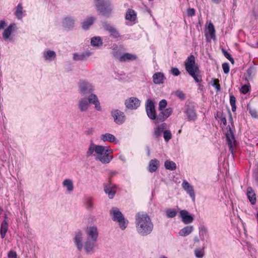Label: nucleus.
<instances>
[{
    "label": "nucleus",
    "mask_w": 258,
    "mask_h": 258,
    "mask_svg": "<svg viewBox=\"0 0 258 258\" xmlns=\"http://www.w3.org/2000/svg\"><path fill=\"white\" fill-rule=\"evenodd\" d=\"M113 150L108 149L107 147L97 145L91 142L86 152V156L90 157L94 156L96 160L103 164L109 163L113 159V156L109 154L112 153Z\"/></svg>",
    "instance_id": "f257e3e1"
},
{
    "label": "nucleus",
    "mask_w": 258,
    "mask_h": 258,
    "mask_svg": "<svg viewBox=\"0 0 258 258\" xmlns=\"http://www.w3.org/2000/svg\"><path fill=\"white\" fill-rule=\"evenodd\" d=\"M135 224L138 233L143 236L150 234L153 229V224L146 214L138 213L135 216Z\"/></svg>",
    "instance_id": "f03ea898"
},
{
    "label": "nucleus",
    "mask_w": 258,
    "mask_h": 258,
    "mask_svg": "<svg viewBox=\"0 0 258 258\" xmlns=\"http://www.w3.org/2000/svg\"><path fill=\"white\" fill-rule=\"evenodd\" d=\"M85 232L87 238L85 240V251L87 254H92L95 251L99 232L96 226H90L86 228Z\"/></svg>",
    "instance_id": "7ed1b4c3"
},
{
    "label": "nucleus",
    "mask_w": 258,
    "mask_h": 258,
    "mask_svg": "<svg viewBox=\"0 0 258 258\" xmlns=\"http://www.w3.org/2000/svg\"><path fill=\"white\" fill-rule=\"evenodd\" d=\"M184 66L186 71L196 82H202V79L200 75V70L198 64L196 63L195 57L192 54H190L185 60Z\"/></svg>",
    "instance_id": "20e7f679"
},
{
    "label": "nucleus",
    "mask_w": 258,
    "mask_h": 258,
    "mask_svg": "<svg viewBox=\"0 0 258 258\" xmlns=\"http://www.w3.org/2000/svg\"><path fill=\"white\" fill-rule=\"evenodd\" d=\"M98 12L103 16L109 17L113 11V6L109 0H94Z\"/></svg>",
    "instance_id": "39448f33"
},
{
    "label": "nucleus",
    "mask_w": 258,
    "mask_h": 258,
    "mask_svg": "<svg viewBox=\"0 0 258 258\" xmlns=\"http://www.w3.org/2000/svg\"><path fill=\"white\" fill-rule=\"evenodd\" d=\"M229 121L231 122V126L228 125L226 127V132L225 135L226 137V140L227 144L229 147V151L230 153L234 154V149L235 146V139L234 135V127L233 125V119L231 113L229 112Z\"/></svg>",
    "instance_id": "423d86ee"
},
{
    "label": "nucleus",
    "mask_w": 258,
    "mask_h": 258,
    "mask_svg": "<svg viewBox=\"0 0 258 258\" xmlns=\"http://www.w3.org/2000/svg\"><path fill=\"white\" fill-rule=\"evenodd\" d=\"M112 219L118 222L120 228L124 230L126 227V223L121 212L117 208H113L110 211Z\"/></svg>",
    "instance_id": "0eeeda50"
},
{
    "label": "nucleus",
    "mask_w": 258,
    "mask_h": 258,
    "mask_svg": "<svg viewBox=\"0 0 258 258\" xmlns=\"http://www.w3.org/2000/svg\"><path fill=\"white\" fill-rule=\"evenodd\" d=\"M73 240L79 251L85 250V241H84V234L81 230H79L75 232Z\"/></svg>",
    "instance_id": "6e6552de"
},
{
    "label": "nucleus",
    "mask_w": 258,
    "mask_h": 258,
    "mask_svg": "<svg viewBox=\"0 0 258 258\" xmlns=\"http://www.w3.org/2000/svg\"><path fill=\"white\" fill-rule=\"evenodd\" d=\"M79 92L82 95L92 93L94 90V86L86 80H81L78 83Z\"/></svg>",
    "instance_id": "1a4fd4ad"
},
{
    "label": "nucleus",
    "mask_w": 258,
    "mask_h": 258,
    "mask_svg": "<svg viewBox=\"0 0 258 258\" xmlns=\"http://www.w3.org/2000/svg\"><path fill=\"white\" fill-rule=\"evenodd\" d=\"M183 112L188 121H195L197 119L196 107L192 103L186 104Z\"/></svg>",
    "instance_id": "9d476101"
},
{
    "label": "nucleus",
    "mask_w": 258,
    "mask_h": 258,
    "mask_svg": "<svg viewBox=\"0 0 258 258\" xmlns=\"http://www.w3.org/2000/svg\"><path fill=\"white\" fill-rule=\"evenodd\" d=\"M146 111L148 117L155 121L157 116L156 112L154 102L151 99H148L146 103Z\"/></svg>",
    "instance_id": "9b49d317"
},
{
    "label": "nucleus",
    "mask_w": 258,
    "mask_h": 258,
    "mask_svg": "<svg viewBox=\"0 0 258 258\" xmlns=\"http://www.w3.org/2000/svg\"><path fill=\"white\" fill-rule=\"evenodd\" d=\"M111 114L113 118L114 121L117 124L120 125L124 123L125 116L123 112L118 109H113Z\"/></svg>",
    "instance_id": "f8f14e48"
},
{
    "label": "nucleus",
    "mask_w": 258,
    "mask_h": 258,
    "mask_svg": "<svg viewBox=\"0 0 258 258\" xmlns=\"http://www.w3.org/2000/svg\"><path fill=\"white\" fill-rule=\"evenodd\" d=\"M104 190L109 199H113L117 191V186L110 180L104 184Z\"/></svg>",
    "instance_id": "ddd939ff"
},
{
    "label": "nucleus",
    "mask_w": 258,
    "mask_h": 258,
    "mask_svg": "<svg viewBox=\"0 0 258 258\" xmlns=\"http://www.w3.org/2000/svg\"><path fill=\"white\" fill-rule=\"evenodd\" d=\"M75 19L74 17H65L62 19V26L67 31L73 30L75 26Z\"/></svg>",
    "instance_id": "4468645a"
},
{
    "label": "nucleus",
    "mask_w": 258,
    "mask_h": 258,
    "mask_svg": "<svg viewBox=\"0 0 258 258\" xmlns=\"http://www.w3.org/2000/svg\"><path fill=\"white\" fill-rule=\"evenodd\" d=\"M161 111L157 116V119L154 121L155 123H158L160 122H163L172 113L173 110L171 108H168Z\"/></svg>",
    "instance_id": "2eb2a0df"
},
{
    "label": "nucleus",
    "mask_w": 258,
    "mask_h": 258,
    "mask_svg": "<svg viewBox=\"0 0 258 258\" xmlns=\"http://www.w3.org/2000/svg\"><path fill=\"white\" fill-rule=\"evenodd\" d=\"M140 100L136 97H131L125 101L126 107L130 109H136L140 106Z\"/></svg>",
    "instance_id": "dca6fc26"
},
{
    "label": "nucleus",
    "mask_w": 258,
    "mask_h": 258,
    "mask_svg": "<svg viewBox=\"0 0 258 258\" xmlns=\"http://www.w3.org/2000/svg\"><path fill=\"white\" fill-rule=\"evenodd\" d=\"M205 36L207 42H210L212 39L215 40L216 38L215 29L212 23L209 24L205 31Z\"/></svg>",
    "instance_id": "f3484780"
},
{
    "label": "nucleus",
    "mask_w": 258,
    "mask_h": 258,
    "mask_svg": "<svg viewBox=\"0 0 258 258\" xmlns=\"http://www.w3.org/2000/svg\"><path fill=\"white\" fill-rule=\"evenodd\" d=\"M182 187L189 195L192 201H195L196 195L194 189V187L189 184L188 182L184 180L182 183Z\"/></svg>",
    "instance_id": "a211bd4d"
},
{
    "label": "nucleus",
    "mask_w": 258,
    "mask_h": 258,
    "mask_svg": "<svg viewBox=\"0 0 258 258\" xmlns=\"http://www.w3.org/2000/svg\"><path fill=\"white\" fill-rule=\"evenodd\" d=\"M179 216L181 218L182 221L184 224H189L194 220V218L191 215L185 210H182L180 211Z\"/></svg>",
    "instance_id": "6ab92c4d"
},
{
    "label": "nucleus",
    "mask_w": 258,
    "mask_h": 258,
    "mask_svg": "<svg viewBox=\"0 0 258 258\" xmlns=\"http://www.w3.org/2000/svg\"><path fill=\"white\" fill-rule=\"evenodd\" d=\"M78 105L81 112H86L89 107V101L86 97L81 98L78 101Z\"/></svg>",
    "instance_id": "aec40b11"
},
{
    "label": "nucleus",
    "mask_w": 258,
    "mask_h": 258,
    "mask_svg": "<svg viewBox=\"0 0 258 258\" xmlns=\"http://www.w3.org/2000/svg\"><path fill=\"white\" fill-rule=\"evenodd\" d=\"M42 57L45 61L50 62L55 59L56 54L55 51L46 49L43 52Z\"/></svg>",
    "instance_id": "412c9836"
},
{
    "label": "nucleus",
    "mask_w": 258,
    "mask_h": 258,
    "mask_svg": "<svg viewBox=\"0 0 258 258\" xmlns=\"http://www.w3.org/2000/svg\"><path fill=\"white\" fill-rule=\"evenodd\" d=\"M153 82L156 85H160L164 83L165 77L162 72L155 73L152 77Z\"/></svg>",
    "instance_id": "4be33fe9"
},
{
    "label": "nucleus",
    "mask_w": 258,
    "mask_h": 258,
    "mask_svg": "<svg viewBox=\"0 0 258 258\" xmlns=\"http://www.w3.org/2000/svg\"><path fill=\"white\" fill-rule=\"evenodd\" d=\"M62 185L63 187L66 188V191L68 193L70 194L74 190V183L71 179L67 178L63 180L62 182Z\"/></svg>",
    "instance_id": "5701e85b"
},
{
    "label": "nucleus",
    "mask_w": 258,
    "mask_h": 258,
    "mask_svg": "<svg viewBox=\"0 0 258 258\" xmlns=\"http://www.w3.org/2000/svg\"><path fill=\"white\" fill-rule=\"evenodd\" d=\"M92 53L89 51H85L81 53H74L73 54V59L76 61L84 60L89 57Z\"/></svg>",
    "instance_id": "b1692460"
},
{
    "label": "nucleus",
    "mask_w": 258,
    "mask_h": 258,
    "mask_svg": "<svg viewBox=\"0 0 258 258\" xmlns=\"http://www.w3.org/2000/svg\"><path fill=\"white\" fill-rule=\"evenodd\" d=\"M17 27L15 24H10L6 29H5L3 33V37L5 40L8 39L11 36L13 31L16 29Z\"/></svg>",
    "instance_id": "393cba45"
},
{
    "label": "nucleus",
    "mask_w": 258,
    "mask_h": 258,
    "mask_svg": "<svg viewBox=\"0 0 258 258\" xmlns=\"http://www.w3.org/2000/svg\"><path fill=\"white\" fill-rule=\"evenodd\" d=\"M84 205L88 211H92L94 209L93 198L90 196H85L84 198Z\"/></svg>",
    "instance_id": "a878e982"
},
{
    "label": "nucleus",
    "mask_w": 258,
    "mask_h": 258,
    "mask_svg": "<svg viewBox=\"0 0 258 258\" xmlns=\"http://www.w3.org/2000/svg\"><path fill=\"white\" fill-rule=\"evenodd\" d=\"M166 124L163 123L160 125L157 126L154 128L153 136L154 138L157 139L161 136V134L163 133L164 130L166 128Z\"/></svg>",
    "instance_id": "bb28decb"
},
{
    "label": "nucleus",
    "mask_w": 258,
    "mask_h": 258,
    "mask_svg": "<svg viewBox=\"0 0 258 258\" xmlns=\"http://www.w3.org/2000/svg\"><path fill=\"white\" fill-rule=\"evenodd\" d=\"M137 55L130 53H124L118 57L121 62H125L130 60H134L137 59Z\"/></svg>",
    "instance_id": "cd10ccee"
},
{
    "label": "nucleus",
    "mask_w": 258,
    "mask_h": 258,
    "mask_svg": "<svg viewBox=\"0 0 258 258\" xmlns=\"http://www.w3.org/2000/svg\"><path fill=\"white\" fill-rule=\"evenodd\" d=\"M104 28L106 30L108 31L111 37L114 38H117L120 37V34L118 31L112 26L109 24H105Z\"/></svg>",
    "instance_id": "c85d7f7f"
},
{
    "label": "nucleus",
    "mask_w": 258,
    "mask_h": 258,
    "mask_svg": "<svg viewBox=\"0 0 258 258\" xmlns=\"http://www.w3.org/2000/svg\"><path fill=\"white\" fill-rule=\"evenodd\" d=\"M159 165V161L157 159H152L149 162L148 169L150 172H155Z\"/></svg>",
    "instance_id": "c756f323"
},
{
    "label": "nucleus",
    "mask_w": 258,
    "mask_h": 258,
    "mask_svg": "<svg viewBox=\"0 0 258 258\" xmlns=\"http://www.w3.org/2000/svg\"><path fill=\"white\" fill-rule=\"evenodd\" d=\"M100 139L103 142H109L110 143L115 142L116 140L115 137L110 133H106L100 136Z\"/></svg>",
    "instance_id": "7c9ffc66"
},
{
    "label": "nucleus",
    "mask_w": 258,
    "mask_h": 258,
    "mask_svg": "<svg viewBox=\"0 0 258 258\" xmlns=\"http://www.w3.org/2000/svg\"><path fill=\"white\" fill-rule=\"evenodd\" d=\"M247 196L248 199L249 200L250 203L252 205L255 204L256 203L255 194L252 188L250 187L247 188Z\"/></svg>",
    "instance_id": "2f4dec72"
},
{
    "label": "nucleus",
    "mask_w": 258,
    "mask_h": 258,
    "mask_svg": "<svg viewBox=\"0 0 258 258\" xmlns=\"http://www.w3.org/2000/svg\"><path fill=\"white\" fill-rule=\"evenodd\" d=\"M95 18L93 17H89L82 23V28L84 30H87L93 24Z\"/></svg>",
    "instance_id": "473e14b6"
},
{
    "label": "nucleus",
    "mask_w": 258,
    "mask_h": 258,
    "mask_svg": "<svg viewBox=\"0 0 258 258\" xmlns=\"http://www.w3.org/2000/svg\"><path fill=\"white\" fill-rule=\"evenodd\" d=\"M8 230V220H4L1 225V236L2 238H4Z\"/></svg>",
    "instance_id": "72a5a7b5"
},
{
    "label": "nucleus",
    "mask_w": 258,
    "mask_h": 258,
    "mask_svg": "<svg viewBox=\"0 0 258 258\" xmlns=\"http://www.w3.org/2000/svg\"><path fill=\"white\" fill-rule=\"evenodd\" d=\"M193 230L192 226H187L179 231V234L181 236H186L190 234L193 231Z\"/></svg>",
    "instance_id": "f704fd0d"
},
{
    "label": "nucleus",
    "mask_w": 258,
    "mask_h": 258,
    "mask_svg": "<svg viewBox=\"0 0 258 258\" xmlns=\"http://www.w3.org/2000/svg\"><path fill=\"white\" fill-rule=\"evenodd\" d=\"M125 19L131 22H134L136 19V14L134 10L128 9L126 13Z\"/></svg>",
    "instance_id": "c9c22d12"
},
{
    "label": "nucleus",
    "mask_w": 258,
    "mask_h": 258,
    "mask_svg": "<svg viewBox=\"0 0 258 258\" xmlns=\"http://www.w3.org/2000/svg\"><path fill=\"white\" fill-rule=\"evenodd\" d=\"M91 44L93 46H100L102 44V40L100 37L95 36L91 38Z\"/></svg>",
    "instance_id": "e433bc0d"
},
{
    "label": "nucleus",
    "mask_w": 258,
    "mask_h": 258,
    "mask_svg": "<svg viewBox=\"0 0 258 258\" xmlns=\"http://www.w3.org/2000/svg\"><path fill=\"white\" fill-rule=\"evenodd\" d=\"M199 229V235L201 239L202 240H204L209 236L207 229L205 226H202L200 227Z\"/></svg>",
    "instance_id": "4c0bfd02"
},
{
    "label": "nucleus",
    "mask_w": 258,
    "mask_h": 258,
    "mask_svg": "<svg viewBox=\"0 0 258 258\" xmlns=\"http://www.w3.org/2000/svg\"><path fill=\"white\" fill-rule=\"evenodd\" d=\"M164 166L167 170H174L176 168V165L173 161L166 160L164 163Z\"/></svg>",
    "instance_id": "58836bf2"
},
{
    "label": "nucleus",
    "mask_w": 258,
    "mask_h": 258,
    "mask_svg": "<svg viewBox=\"0 0 258 258\" xmlns=\"http://www.w3.org/2000/svg\"><path fill=\"white\" fill-rule=\"evenodd\" d=\"M15 15L19 20H21L23 17V7L21 4H19L15 11Z\"/></svg>",
    "instance_id": "ea45409f"
},
{
    "label": "nucleus",
    "mask_w": 258,
    "mask_h": 258,
    "mask_svg": "<svg viewBox=\"0 0 258 258\" xmlns=\"http://www.w3.org/2000/svg\"><path fill=\"white\" fill-rule=\"evenodd\" d=\"M230 103L231 106V109L233 112L236 111V98L233 95H230Z\"/></svg>",
    "instance_id": "a19ab883"
},
{
    "label": "nucleus",
    "mask_w": 258,
    "mask_h": 258,
    "mask_svg": "<svg viewBox=\"0 0 258 258\" xmlns=\"http://www.w3.org/2000/svg\"><path fill=\"white\" fill-rule=\"evenodd\" d=\"M204 247L202 248H198L195 250V254L198 258H202L204 254Z\"/></svg>",
    "instance_id": "79ce46f5"
},
{
    "label": "nucleus",
    "mask_w": 258,
    "mask_h": 258,
    "mask_svg": "<svg viewBox=\"0 0 258 258\" xmlns=\"http://www.w3.org/2000/svg\"><path fill=\"white\" fill-rule=\"evenodd\" d=\"M166 214L168 218H172L176 216L177 212L175 210L173 209H168L166 211Z\"/></svg>",
    "instance_id": "37998d69"
},
{
    "label": "nucleus",
    "mask_w": 258,
    "mask_h": 258,
    "mask_svg": "<svg viewBox=\"0 0 258 258\" xmlns=\"http://www.w3.org/2000/svg\"><path fill=\"white\" fill-rule=\"evenodd\" d=\"M88 99V101H89V104H94L96 103V102H97L99 101L97 96L93 93H91L90 95H89V97Z\"/></svg>",
    "instance_id": "c03bdc74"
},
{
    "label": "nucleus",
    "mask_w": 258,
    "mask_h": 258,
    "mask_svg": "<svg viewBox=\"0 0 258 258\" xmlns=\"http://www.w3.org/2000/svg\"><path fill=\"white\" fill-rule=\"evenodd\" d=\"M163 138L165 141L167 142H168L172 137L171 132L169 130H164L163 132Z\"/></svg>",
    "instance_id": "a18cd8bd"
},
{
    "label": "nucleus",
    "mask_w": 258,
    "mask_h": 258,
    "mask_svg": "<svg viewBox=\"0 0 258 258\" xmlns=\"http://www.w3.org/2000/svg\"><path fill=\"white\" fill-rule=\"evenodd\" d=\"M222 52L223 54H224V56L226 58H227L229 60H230V62H232V63H234V59L231 56V54L229 53H228L226 50H225L224 49H222Z\"/></svg>",
    "instance_id": "49530a36"
},
{
    "label": "nucleus",
    "mask_w": 258,
    "mask_h": 258,
    "mask_svg": "<svg viewBox=\"0 0 258 258\" xmlns=\"http://www.w3.org/2000/svg\"><path fill=\"white\" fill-rule=\"evenodd\" d=\"M167 106V101L165 99L161 100L159 103V110H162Z\"/></svg>",
    "instance_id": "de8ad7c7"
},
{
    "label": "nucleus",
    "mask_w": 258,
    "mask_h": 258,
    "mask_svg": "<svg viewBox=\"0 0 258 258\" xmlns=\"http://www.w3.org/2000/svg\"><path fill=\"white\" fill-rule=\"evenodd\" d=\"M249 113L253 118H258V113L255 109L252 108H247Z\"/></svg>",
    "instance_id": "09e8293b"
},
{
    "label": "nucleus",
    "mask_w": 258,
    "mask_h": 258,
    "mask_svg": "<svg viewBox=\"0 0 258 258\" xmlns=\"http://www.w3.org/2000/svg\"><path fill=\"white\" fill-rule=\"evenodd\" d=\"M246 73H247V76L249 78H251L254 74V68L252 67H249L247 69V70L246 71Z\"/></svg>",
    "instance_id": "8fccbe9b"
},
{
    "label": "nucleus",
    "mask_w": 258,
    "mask_h": 258,
    "mask_svg": "<svg viewBox=\"0 0 258 258\" xmlns=\"http://www.w3.org/2000/svg\"><path fill=\"white\" fill-rule=\"evenodd\" d=\"M217 117L221 119V122L223 124L224 126H226L227 124V120L226 117L222 114H217Z\"/></svg>",
    "instance_id": "3c124183"
},
{
    "label": "nucleus",
    "mask_w": 258,
    "mask_h": 258,
    "mask_svg": "<svg viewBox=\"0 0 258 258\" xmlns=\"http://www.w3.org/2000/svg\"><path fill=\"white\" fill-rule=\"evenodd\" d=\"M175 95L181 100H183L185 98V95L183 92L181 91H176L175 93Z\"/></svg>",
    "instance_id": "603ef678"
},
{
    "label": "nucleus",
    "mask_w": 258,
    "mask_h": 258,
    "mask_svg": "<svg viewBox=\"0 0 258 258\" xmlns=\"http://www.w3.org/2000/svg\"><path fill=\"white\" fill-rule=\"evenodd\" d=\"M222 68L224 71V73L225 74H227L229 72V66L228 63H224L222 64Z\"/></svg>",
    "instance_id": "864d4df0"
},
{
    "label": "nucleus",
    "mask_w": 258,
    "mask_h": 258,
    "mask_svg": "<svg viewBox=\"0 0 258 258\" xmlns=\"http://www.w3.org/2000/svg\"><path fill=\"white\" fill-rule=\"evenodd\" d=\"M171 72L172 74L174 76H178L180 74V72L177 68H172Z\"/></svg>",
    "instance_id": "5fc2aeb1"
},
{
    "label": "nucleus",
    "mask_w": 258,
    "mask_h": 258,
    "mask_svg": "<svg viewBox=\"0 0 258 258\" xmlns=\"http://www.w3.org/2000/svg\"><path fill=\"white\" fill-rule=\"evenodd\" d=\"M195 14V10L194 8H189L187 10V15L188 16H192Z\"/></svg>",
    "instance_id": "6e6d98bb"
},
{
    "label": "nucleus",
    "mask_w": 258,
    "mask_h": 258,
    "mask_svg": "<svg viewBox=\"0 0 258 258\" xmlns=\"http://www.w3.org/2000/svg\"><path fill=\"white\" fill-rule=\"evenodd\" d=\"M8 256L9 258H17V254L15 251H10L8 254Z\"/></svg>",
    "instance_id": "4d7b16f0"
},
{
    "label": "nucleus",
    "mask_w": 258,
    "mask_h": 258,
    "mask_svg": "<svg viewBox=\"0 0 258 258\" xmlns=\"http://www.w3.org/2000/svg\"><path fill=\"white\" fill-rule=\"evenodd\" d=\"M248 90H249L248 87L246 85H244V86H242L241 88V92L243 94L247 93L248 92Z\"/></svg>",
    "instance_id": "13d9d810"
},
{
    "label": "nucleus",
    "mask_w": 258,
    "mask_h": 258,
    "mask_svg": "<svg viewBox=\"0 0 258 258\" xmlns=\"http://www.w3.org/2000/svg\"><path fill=\"white\" fill-rule=\"evenodd\" d=\"M93 104L95 105V107L97 110L99 111H101L102 108H101L99 101L96 102V103Z\"/></svg>",
    "instance_id": "bf43d9fd"
},
{
    "label": "nucleus",
    "mask_w": 258,
    "mask_h": 258,
    "mask_svg": "<svg viewBox=\"0 0 258 258\" xmlns=\"http://www.w3.org/2000/svg\"><path fill=\"white\" fill-rule=\"evenodd\" d=\"M212 85L215 88L217 91H220L221 87L219 84L218 83V80H217V83H216L215 82Z\"/></svg>",
    "instance_id": "052dcab7"
},
{
    "label": "nucleus",
    "mask_w": 258,
    "mask_h": 258,
    "mask_svg": "<svg viewBox=\"0 0 258 258\" xmlns=\"http://www.w3.org/2000/svg\"><path fill=\"white\" fill-rule=\"evenodd\" d=\"M5 26H6L5 21L4 20H1L0 21V29H4Z\"/></svg>",
    "instance_id": "680f3d73"
},
{
    "label": "nucleus",
    "mask_w": 258,
    "mask_h": 258,
    "mask_svg": "<svg viewBox=\"0 0 258 258\" xmlns=\"http://www.w3.org/2000/svg\"><path fill=\"white\" fill-rule=\"evenodd\" d=\"M93 131H94V130L93 128H88L86 131V134L87 135H91V134H92L93 133Z\"/></svg>",
    "instance_id": "e2e57ef3"
},
{
    "label": "nucleus",
    "mask_w": 258,
    "mask_h": 258,
    "mask_svg": "<svg viewBox=\"0 0 258 258\" xmlns=\"http://www.w3.org/2000/svg\"><path fill=\"white\" fill-rule=\"evenodd\" d=\"M212 2L215 4H219L222 0H211Z\"/></svg>",
    "instance_id": "0e129e2a"
},
{
    "label": "nucleus",
    "mask_w": 258,
    "mask_h": 258,
    "mask_svg": "<svg viewBox=\"0 0 258 258\" xmlns=\"http://www.w3.org/2000/svg\"><path fill=\"white\" fill-rule=\"evenodd\" d=\"M194 241H195V242H198L199 241V238H198V237H195V238H194Z\"/></svg>",
    "instance_id": "69168bd1"
},
{
    "label": "nucleus",
    "mask_w": 258,
    "mask_h": 258,
    "mask_svg": "<svg viewBox=\"0 0 258 258\" xmlns=\"http://www.w3.org/2000/svg\"><path fill=\"white\" fill-rule=\"evenodd\" d=\"M8 217L6 214H5L4 220H7Z\"/></svg>",
    "instance_id": "338daca9"
},
{
    "label": "nucleus",
    "mask_w": 258,
    "mask_h": 258,
    "mask_svg": "<svg viewBox=\"0 0 258 258\" xmlns=\"http://www.w3.org/2000/svg\"><path fill=\"white\" fill-rule=\"evenodd\" d=\"M160 258H167V257L164 256V255H162Z\"/></svg>",
    "instance_id": "774afa93"
}]
</instances>
